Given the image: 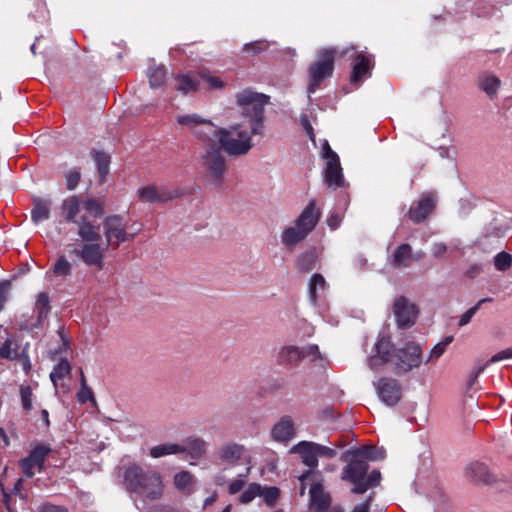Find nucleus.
Wrapping results in <instances>:
<instances>
[{
	"label": "nucleus",
	"instance_id": "obj_33",
	"mask_svg": "<svg viewBox=\"0 0 512 512\" xmlns=\"http://www.w3.org/2000/svg\"><path fill=\"white\" fill-rule=\"evenodd\" d=\"M174 80L176 82L175 88L183 94L195 92L199 86L198 80L190 74L176 75Z\"/></svg>",
	"mask_w": 512,
	"mask_h": 512
},
{
	"label": "nucleus",
	"instance_id": "obj_59",
	"mask_svg": "<svg viewBox=\"0 0 512 512\" xmlns=\"http://www.w3.org/2000/svg\"><path fill=\"white\" fill-rule=\"evenodd\" d=\"M448 250V246L445 243L437 242L431 246V253L435 258H439L444 255Z\"/></svg>",
	"mask_w": 512,
	"mask_h": 512
},
{
	"label": "nucleus",
	"instance_id": "obj_32",
	"mask_svg": "<svg viewBox=\"0 0 512 512\" xmlns=\"http://www.w3.org/2000/svg\"><path fill=\"white\" fill-rule=\"evenodd\" d=\"M195 477L189 471H181L174 476L176 488L184 494H191L194 491Z\"/></svg>",
	"mask_w": 512,
	"mask_h": 512
},
{
	"label": "nucleus",
	"instance_id": "obj_4",
	"mask_svg": "<svg viewBox=\"0 0 512 512\" xmlns=\"http://www.w3.org/2000/svg\"><path fill=\"white\" fill-rule=\"evenodd\" d=\"M215 134L211 141L228 155L234 157L246 155L254 145L252 136L257 135L243 124L232 125L229 128L217 127Z\"/></svg>",
	"mask_w": 512,
	"mask_h": 512
},
{
	"label": "nucleus",
	"instance_id": "obj_46",
	"mask_svg": "<svg viewBox=\"0 0 512 512\" xmlns=\"http://www.w3.org/2000/svg\"><path fill=\"white\" fill-rule=\"evenodd\" d=\"M52 270L56 276H69L72 272V264L65 256H60L53 265Z\"/></svg>",
	"mask_w": 512,
	"mask_h": 512
},
{
	"label": "nucleus",
	"instance_id": "obj_6",
	"mask_svg": "<svg viewBox=\"0 0 512 512\" xmlns=\"http://www.w3.org/2000/svg\"><path fill=\"white\" fill-rule=\"evenodd\" d=\"M269 96L246 89L236 95V103L242 116L249 123L252 133L262 134L264 128V108Z\"/></svg>",
	"mask_w": 512,
	"mask_h": 512
},
{
	"label": "nucleus",
	"instance_id": "obj_2",
	"mask_svg": "<svg viewBox=\"0 0 512 512\" xmlns=\"http://www.w3.org/2000/svg\"><path fill=\"white\" fill-rule=\"evenodd\" d=\"M123 485L130 493H135L142 499L156 500L163 493V482L156 471L144 469L132 464L125 468Z\"/></svg>",
	"mask_w": 512,
	"mask_h": 512
},
{
	"label": "nucleus",
	"instance_id": "obj_19",
	"mask_svg": "<svg viewBox=\"0 0 512 512\" xmlns=\"http://www.w3.org/2000/svg\"><path fill=\"white\" fill-rule=\"evenodd\" d=\"M437 204V195L433 192L424 194L417 201L412 203L408 211V217L411 221L418 224L425 221L434 211Z\"/></svg>",
	"mask_w": 512,
	"mask_h": 512
},
{
	"label": "nucleus",
	"instance_id": "obj_64",
	"mask_svg": "<svg viewBox=\"0 0 512 512\" xmlns=\"http://www.w3.org/2000/svg\"><path fill=\"white\" fill-rule=\"evenodd\" d=\"M373 499V494L369 495L366 501L362 504L355 506L352 512H369L370 504Z\"/></svg>",
	"mask_w": 512,
	"mask_h": 512
},
{
	"label": "nucleus",
	"instance_id": "obj_60",
	"mask_svg": "<svg viewBox=\"0 0 512 512\" xmlns=\"http://www.w3.org/2000/svg\"><path fill=\"white\" fill-rule=\"evenodd\" d=\"M244 485H245V480L243 478H237L230 483V485L228 487V492L232 495L237 494L238 492H240L242 490Z\"/></svg>",
	"mask_w": 512,
	"mask_h": 512
},
{
	"label": "nucleus",
	"instance_id": "obj_17",
	"mask_svg": "<svg viewBox=\"0 0 512 512\" xmlns=\"http://www.w3.org/2000/svg\"><path fill=\"white\" fill-rule=\"evenodd\" d=\"M87 266L96 267L102 270L104 267V248L97 242H84L80 248L72 250Z\"/></svg>",
	"mask_w": 512,
	"mask_h": 512
},
{
	"label": "nucleus",
	"instance_id": "obj_62",
	"mask_svg": "<svg viewBox=\"0 0 512 512\" xmlns=\"http://www.w3.org/2000/svg\"><path fill=\"white\" fill-rule=\"evenodd\" d=\"M57 333L61 340V346L59 347V349L56 352L61 353L62 351L67 350L69 348V340L65 335V330H64L63 326L59 327Z\"/></svg>",
	"mask_w": 512,
	"mask_h": 512
},
{
	"label": "nucleus",
	"instance_id": "obj_23",
	"mask_svg": "<svg viewBox=\"0 0 512 512\" xmlns=\"http://www.w3.org/2000/svg\"><path fill=\"white\" fill-rule=\"evenodd\" d=\"M425 253L418 251L415 254L410 244L403 243L399 245L392 254L391 265L396 268L409 267L412 261H420Z\"/></svg>",
	"mask_w": 512,
	"mask_h": 512
},
{
	"label": "nucleus",
	"instance_id": "obj_37",
	"mask_svg": "<svg viewBox=\"0 0 512 512\" xmlns=\"http://www.w3.org/2000/svg\"><path fill=\"white\" fill-rule=\"evenodd\" d=\"M51 451V447L43 443L35 445L30 451L28 457H30L34 463L39 464V472L44 469L46 457L49 455Z\"/></svg>",
	"mask_w": 512,
	"mask_h": 512
},
{
	"label": "nucleus",
	"instance_id": "obj_49",
	"mask_svg": "<svg viewBox=\"0 0 512 512\" xmlns=\"http://www.w3.org/2000/svg\"><path fill=\"white\" fill-rule=\"evenodd\" d=\"M269 47V43L265 40H258L251 43H247L243 46V52L249 53L252 55L259 54L263 51H266Z\"/></svg>",
	"mask_w": 512,
	"mask_h": 512
},
{
	"label": "nucleus",
	"instance_id": "obj_31",
	"mask_svg": "<svg viewBox=\"0 0 512 512\" xmlns=\"http://www.w3.org/2000/svg\"><path fill=\"white\" fill-rule=\"evenodd\" d=\"M51 203L48 200L35 198L33 200V208L31 210V219L33 223L39 224L50 217Z\"/></svg>",
	"mask_w": 512,
	"mask_h": 512
},
{
	"label": "nucleus",
	"instance_id": "obj_12",
	"mask_svg": "<svg viewBox=\"0 0 512 512\" xmlns=\"http://www.w3.org/2000/svg\"><path fill=\"white\" fill-rule=\"evenodd\" d=\"M29 344L21 347L17 340L12 337H7L3 342H0V359L8 361L18 360L26 375H29L32 369L30 356L28 353Z\"/></svg>",
	"mask_w": 512,
	"mask_h": 512
},
{
	"label": "nucleus",
	"instance_id": "obj_9",
	"mask_svg": "<svg viewBox=\"0 0 512 512\" xmlns=\"http://www.w3.org/2000/svg\"><path fill=\"white\" fill-rule=\"evenodd\" d=\"M334 58L335 50L323 49L318 53V59L316 62L309 66V85L308 93H314L320 86L322 81L330 77L334 70Z\"/></svg>",
	"mask_w": 512,
	"mask_h": 512
},
{
	"label": "nucleus",
	"instance_id": "obj_20",
	"mask_svg": "<svg viewBox=\"0 0 512 512\" xmlns=\"http://www.w3.org/2000/svg\"><path fill=\"white\" fill-rule=\"evenodd\" d=\"M374 385L379 398L386 405L394 406L400 401L402 390L397 380L384 377L380 378Z\"/></svg>",
	"mask_w": 512,
	"mask_h": 512
},
{
	"label": "nucleus",
	"instance_id": "obj_21",
	"mask_svg": "<svg viewBox=\"0 0 512 512\" xmlns=\"http://www.w3.org/2000/svg\"><path fill=\"white\" fill-rule=\"evenodd\" d=\"M180 193L177 189L167 186L148 185L138 190L139 199L148 203H164L179 197Z\"/></svg>",
	"mask_w": 512,
	"mask_h": 512
},
{
	"label": "nucleus",
	"instance_id": "obj_34",
	"mask_svg": "<svg viewBox=\"0 0 512 512\" xmlns=\"http://www.w3.org/2000/svg\"><path fill=\"white\" fill-rule=\"evenodd\" d=\"M500 84V79L492 74H483L478 80L479 88L491 98L497 93Z\"/></svg>",
	"mask_w": 512,
	"mask_h": 512
},
{
	"label": "nucleus",
	"instance_id": "obj_45",
	"mask_svg": "<svg viewBox=\"0 0 512 512\" xmlns=\"http://www.w3.org/2000/svg\"><path fill=\"white\" fill-rule=\"evenodd\" d=\"M198 74L200 78L204 80L211 89H222L225 86V82L221 78L213 75L210 71L206 69H201Z\"/></svg>",
	"mask_w": 512,
	"mask_h": 512
},
{
	"label": "nucleus",
	"instance_id": "obj_18",
	"mask_svg": "<svg viewBox=\"0 0 512 512\" xmlns=\"http://www.w3.org/2000/svg\"><path fill=\"white\" fill-rule=\"evenodd\" d=\"M393 313L397 325L401 328H409L416 322L418 316L417 306L407 298L400 296L393 304Z\"/></svg>",
	"mask_w": 512,
	"mask_h": 512
},
{
	"label": "nucleus",
	"instance_id": "obj_38",
	"mask_svg": "<svg viewBox=\"0 0 512 512\" xmlns=\"http://www.w3.org/2000/svg\"><path fill=\"white\" fill-rule=\"evenodd\" d=\"M356 455L362 458L363 460H381L385 456V451L382 448H377L373 446H362L357 449H354Z\"/></svg>",
	"mask_w": 512,
	"mask_h": 512
},
{
	"label": "nucleus",
	"instance_id": "obj_7",
	"mask_svg": "<svg viewBox=\"0 0 512 512\" xmlns=\"http://www.w3.org/2000/svg\"><path fill=\"white\" fill-rule=\"evenodd\" d=\"M84 209L94 217H100L104 213V204L95 198L82 199L79 195H71L65 198L60 206L61 215L68 223L79 222V214Z\"/></svg>",
	"mask_w": 512,
	"mask_h": 512
},
{
	"label": "nucleus",
	"instance_id": "obj_48",
	"mask_svg": "<svg viewBox=\"0 0 512 512\" xmlns=\"http://www.w3.org/2000/svg\"><path fill=\"white\" fill-rule=\"evenodd\" d=\"M512 265V255L507 252H500L494 257V266L498 271H506Z\"/></svg>",
	"mask_w": 512,
	"mask_h": 512
},
{
	"label": "nucleus",
	"instance_id": "obj_41",
	"mask_svg": "<svg viewBox=\"0 0 512 512\" xmlns=\"http://www.w3.org/2000/svg\"><path fill=\"white\" fill-rule=\"evenodd\" d=\"M468 471L472 473V476L476 481H482L484 483H490L492 481V476L490 475L485 464H471L468 468Z\"/></svg>",
	"mask_w": 512,
	"mask_h": 512
},
{
	"label": "nucleus",
	"instance_id": "obj_43",
	"mask_svg": "<svg viewBox=\"0 0 512 512\" xmlns=\"http://www.w3.org/2000/svg\"><path fill=\"white\" fill-rule=\"evenodd\" d=\"M94 161L102 180L109 172L110 156L102 151H96L93 154Z\"/></svg>",
	"mask_w": 512,
	"mask_h": 512
},
{
	"label": "nucleus",
	"instance_id": "obj_52",
	"mask_svg": "<svg viewBox=\"0 0 512 512\" xmlns=\"http://www.w3.org/2000/svg\"><path fill=\"white\" fill-rule=\"evenodd\" d=\"M19 466L21 467L23 474L28 478L35 475L36 469L39 471V464L34 463L28 456L19 461Z\"/></svg>",
	"mask_w": 512,
	"mask_h": 512
},
{
	"label": "nucleus",
	"instance_id": "obj_61",
	"mask_svg": "<svg viewBox=\"0 0 512 512\" xmlns=\"http://www.w3.org/2000/svg\"><path fill=\"white\" fill-rule=\"evenodd\" d=\"M39 512H68V510L63 506L44 503L39 507Z\"/></svg>",
	"mask_w": 512,
	"mask_h": 512
},
{
	"label": "nucleus",
	"instance_id": "obj_44",
	"mask_svg": "<svg viewBox=\"0 0 512 512\" xmlns=\"http://www.w3.org/2000/svg\"><path fill=\"white\" fill-rule=\"evenodd\" d=\"M262 494V487L260 484L251 483L248 487L242 492L239 497V501L242 504H248L253 501L257 496Z\"/></svg>",
	"mask_w": 512,
	"mask_h": 512
},
{
	"label": "nucleus",
	"instance_id": "obj_13",
	"mask_svg": "<svg viewBox=\"0 0 512 512\" xmlns=\"http://www.w3.org/2000/svg\"><path fill=\"white\" fill-rule=\"evenodd\" d=\"M512 228V219L502 214L495 215L492 220L485 226L482 234L477 242L480 247L486 249L493 244L494 240H498L505 236L506 232Z\"/></svg>",
	"mask_w": 512,
	"mask_h": 512
},
{
	"label": "nucleus",
	"instance_id": "obj_5",
	"mask_svg": "<svg viewBox=\"0 0 512 512\" xmlns=\"http://www.w3.org/2000/svg\"><path fill=\"white\" fill-rule=\"evenodd\" d=\"M320 217L321 211L316 208L315 201H310L295 220L294 225L283 230L281 234L283 245L287 249L293 250L314 230Z\"/></svg>",
	"mask_w": 512,
	"mask_h": 512
},
{
	"label": "nucleus",
	"instance_id": "obj_58",
	"mask_svg": "<svg viewBox=\"0 0 512 512\" xmlns=\"http://www.w3.org/2000/svg\"><path fill=\"white\" fill-rule=\"evenodd\" d=\"M315 449L317 457L333 458L336 455V451L324 445L315 443Z\"/></svg>",
	"mask_w": 512,
	"mask_h": 512
},
{
	"label": "nucleus",
	"instance_id": "obj_22",
	"mask_svg": "<svg viewBox=\"0 0 512 512\" xmlns=\"http://www.w3.org/2000/svg\"><path fill=\"white\" fill-rule=\"evenodd\" d=\"M373 67V55L365 51L357 52L353 57L351 81L353 83L362 82L364 78H367L371 75V70Z\"/></svg>",
	"mask_w": 512,
	"mask_h": 512
},
{
	"label": "nucleus",
	"instance_id": "obj_50",
	"mask_svg": "<svg viewBox=\"0 0 512 512\" xmlns=\"http://www.w3.org/2000/svg\"><path fill=\"white\" fill-rule=\"evenodd\" d=\"M452 340V336H447L443 341L436 344L430 351L428 361L436 360L439 357H441L442 354L445 352L447 346L452 342Z\"/></svg>",
	"mask_w": 512,
	"mask_h": 512
},
{
	"label": "nucleus",
	"instance_id": "obj_51",
	"mask_svg": "<svg viewBox=\"0 0 512 512\" xmlns=\"http://www.w3.org/2000/svg\"><path fill=\"white\" fill-rule=\"evenodd\" d=\"M492 301V298H484V299H481L480 301H478V303L476 305H474L473 307L469 308L461 317H460V320H459V326H465L467 325L472 317L476 314V312L479 310L480 306L484 303V302H491Z\"/></svg>",
	"mask_w": 512,
	"mask_h": 512
},
{
	"label": "nucleus",
	"instance_id": "obj_47",
	"mask_svg": "<svg viewBox=\"0 0 512 512\" xmlns=\"http://www.w3.org/2000/svg\"><path fill=\"white\" fill-rule=\"evenodd\" d=\"M22 408L29 412L32 410L33 392L30 386L21 385L19 388Z\"/></svg>",
	"mask_w": 512,
	"mask_h": 512
},
{
	"label": "nucleus",
	"instance_id": "obj_26",
	"mask_svg": "<svg viewBox=\"0 0 512 512\" xmlns=\"http://www.w3.org/2000/svg\"><path fill=\"white\" fill-rule=\"evenodd\" d=\"M303 360L302 347L296 345H284L279 348L276 361L279 365L287 367L298 366Z\"/></svg>",
	"mask_w": 512,
	"mask_h": 512
},
{
	"label": "nucleus",
	"instance_id": "obj_15",
	"mask_svg": "<svg viewBox=\"0 0 512 512\" xmlns=\"http://www.w3.org/2000/svg\"><path fill=\"white\" fill-rule=\"evenodd\" d=\"M325 159V181L329 187L339 188L344 186V177L338 155L326 144L323 149Z\"/></svg>",
	"mask_w": 512,
	"mask_h": 512
},
{
	"label": "nucleus",
	"instance_id": "obj_39",
	"mask_svg": "<svg viewBox=\"0 0 512 512\" xmlns=\"http://www.w3.org/2000/svg\"><path fill=\"white\" fill-rule=\"evenodd\" d=\"M71 365L67 359H61L57 365H55L53 371L50 373V379L55 387L58 385V381L62 380L65 376L70 374Z\"/></svg>",
	"mask_w": 512,
	"mask_h": 512
},
{
	"label": "nucleus",
	"instance_id": "obj_27",
	"mask_svg": "<svg viewBox=\"0 0 512 512\" xmlns=\"http://www.w3.org/2000/svg\"><path fill=\"white\" fill-rule=\"evenodd\" d=\"M328 289V284L322 274L315 273L311 276L308 293L309 300L313 305H317L318 302L324 298L325 293Z\"/></svg>",
	"mask_w": 512,
	"mask_h": 512
},
{
	"label": "nucleus",
	"instance_id": "obj_16",
	"mask_svg": "<svg viewBox=\"0 0 512 512\" xmlns=\"http://www.w3.org/2000/svg\"><path fill=\"white\" fill-rule=\"evenodd\" d=\"M50 311L51 305L48 294L46 292L39 293L34 305V313L36 314V319L32 322L25 321L21 323L20 329L29 332H35L37 329L42 328L48 319Z\"/></svg>",
	"mask_w": 512,
	"mask_h": 512
},
{
	"label": "nucleus",
	"instance_id": "obj_30",
	"mask_svg": "<svg viewBox=\"0 0 512 512\" xmlns=\"http://www.w3.org/2000/svg\"><path fill=\"white\" fill-rule=\"evenodd\" d=\"M78 235L84 242H98L101 238L98 227L82 216L77 222Z\"/></svg>",
	"mask_w": 512,
	"mask_h": 512
},
{
	"label": "nucleus",
	"instance_id": "obj_42",
	"mask_svg": "<svg viewBox=\"0 0 512 512\" xmlns=\"http://www.w3.org/2000/svg\"><path fill=\"white\" fill-rule=\"evenodd\" d=\"M148 79L151 88L161 87L166 80V69L163 66L149 69Z\"/></svg>",
	"mask_w": 512,
	"mask_h": 512
},
{
	"label": "nucleus",
	"instance_id": "obj_55",
	"mask_svg": "<svg viewBox=\"0 0 512 512\" xmlns=\"http://www.w3.org/2000/svg\"><path fill=\"white\" fill-rule=\"evenodd\" d=\"M260 496H263L268 504H273L279 496V490L276 487L262 488Z\"/></svg>",
	"mask_w": 512,
	"mask_h": 512
},
{
	"label": "nucleus",
	"instance_id": "obj_10",
	"mask_svg": "<svg viewBox=\"0 0 512 512\" xmlns=\"http://www.w3.org/2000/svg\"><path fill=\"white\" fill-rule=\"evenodd\" d=\"M104 236L108 246L116 249L121 243L134 239V234H129L126 230V224L118 215H112L103 221Z\"/></svg>",
	"mask_w": 512,
	"mask_h": 512
},
{
	"label": "nucleus",
	"instance_id": "obj_28",
	"mask_svg": "<svg viewBox=\"0 0 512 512\" xmlns=\"http://www.w3.org/2000/svg\"><path fill=\"white\" fill-rule=\"evenodd\" d=\"M311 498V512H323L330 506V496L327 494L322 486L315 483L310 488Z\"/></svg>",
	"mask_w": 512,
	"mask_h": 512
},
{
	"label": "nucleus",
	"instance_id": "obj_29",
	"mask_svg": "<svg viewBox=\"0 0 512 512\" xmlns=\"http://www.w3.org/2000/svg\"><path fill=\"white\" fill-rule=\"evenodd\" d=\"M292 451L298 453L301 456L302 462L306 466L315 468L318 465V457L314 442H299L292 448Z\"/></svg>",
	"mask_w": 512,
	"mask_h": 512
},
{
	"label": "nucleus",
	"instance_id": "obj_11",
	"mask_svg": "<svg viewBox=\"0 0 512 512\" xmlns=\"http://www.w3.org/2000/svg\"><path fill=\"white\" fill-rule=\"evenodd\" d=\"M177 122L191 130L203 143L211 141L213 136L216 135L215 132H217L216 125L197 114L179 115L177 116Z\"/></svg>",
	"mask_w": 512,
	"mask_h": 512
},
{
	"label": "nucleus",
	"instance_id": "obj_40",
	"mask_svg": "<svg viewBox=\"0 0 512 512\" xmlns=\"http://www.w3.org/2000/svg\"><path fill=\"white\" fill-rule=\"evenodd\" d=\"M303 359H309L311 362H318L320 366H324L326 359L321 354L318 345L309 344L302 347Z\"/></svg>",
	"mask_w": 512,
	"mask_h": 512
},
{
	"label": "nucleus",
	"instance_id": "obj_56",
	"mask_svg": "<svg viewBox=\"0 0 512 512\" xmlns=\"http://www.w3.org/2000/svg\"><path fill=\"white\" fill-rule=\"evenodd\" d=\"M511 358H512V347L504 349V350L496 353L495 355H493L488 360L486 365L488 366L490 364H493V363H496V362H499V361H503V360H506V359H511Z\"/></svg>",
	"mask_w": 512,
	"mask_h": 512
},
{
	"label": "nucleus",
	"instance_id": "obj_36",
	"mask_svg": "<svg viewBox=\"0 0 512 512\" xmlns=\"http://www.w3.org/2000/svg\"><path fill=\"white\" fill-rule=\"evenodd\" d=\"M318 256L315 250L302 253L297 259V268L302 272H309L316 268Z\"/></svg>",
	"mask_w": 512,
	"mask_h": 512
},
{
	"label": "nucleus",
	"instance_id": "obj_24",
	"mask_svg": "<svg viewBox=\"0 0 512 512\" xmlns=\"http://www.w3.org/2000/svg\"><path fill=\"white\" fill-rule=\"evenodd\" d=\"M294 421L290 416H283L274 424L271 430L272 438L277 442L287 443L295 436Z\"/></svg>",
	"mask_w": 512,
	"mask_h": 512
},
{
	"label": "nucleus",
	"instance_id": "obj_8",
	"mask_svg": "<svg viewBox=\"0 0 512 512\" xmlns=\"http://www.w3.org/2000/svg\"><path fill=\"white\" fill-rule=\"evenodd\" d=\"M204 149L205 151L201 155L200 160L201 166L205 171L208 181L215 186H219L227 170V164L222 154V149L212 141L205 142Z\"/></svg>",
	"mask_w": 512,
	"mask_h": 512
},
{
	"label": "nucleus",
	"instance_id": "obj_25",
	"mask_svg": "<svg viewBox=\"0 0 512 512\" xmlns=\"http://www.w3.org/2000/svg\"><path fill=\"white\" fill-rule=\"evenodd\" d=\"M183 449V453L189 455L193 460H200L204 458L208 452L209 444L206 440L197 436H189L183 440V444H180Z\"/></svg>",
	"mask_w": 512,
	"mask_h": 512
},
{
	"label": "nucleus",
	"instance_id": "obj_14",
	"mask_svg": "<svg viewBox=\"0 0 512 512\" xmlns=\"http://www.w3.org/2000/svg\"><path fill=\"white\" fill-rule=\"evenodd\" d=\"M215 458L220 464L233 467L245 462L249 454L245 445L227 441L215 451Z\"/></svg>",
	"mask_w": 512,
	"mask_h": 512
},
{
	"label": "nucleus",
	"instance_id": "obj_54",
	"mask_svg": "<svg viewBox=\"0 0 512 512\" xmlns=\"http://www.w3.org/2000/svg\"><path fill=\"white\" fill-rule=\"evenodd\" d=\"M77 400L79 403H86L87 401L95 402V396L90 387H80L77 392Z\"/></svg>",
	"mask_w": 512,
	"mask_h": 512
},
{
	"label": "nucleus",
	"instance_id": "obj_1",
	"mask_svg": "<svg viewBox=\"0 0 512 512\" xmlns=\"http://www.w3.org/2000/svg\"><path fill=\"white\" fill-rule=\"evenodd\" d=\"M376 354L368 360L371 369H377L386 363H393L396 372H408L420 366L422 362L420 346L408 343L403 348L392 351V343L388 338H381L375 344Z\"/></svg>",
	"mask_w": 512,
	"mask_h": 512
},
{
	"label": "nucleus",
	"instance_id": "obj_35",
	"mask_svg": "<svg viewBox=\"0 0 512 512\" xmlns=\"http://www.w3.org/2000/svg\"><path fill=\"white\" fill-rule=\"evenodd\" d=\"M183 454V449L180 444L164 443L156 445L150 449V456L153 458H160L167 455Z\"/></svg>",
	"mask_w": 512,
	"mask_h": 512
},
{
	"label": "nucleus",
	"instance_id": "obj_3",
	"mask_svg": "<svg viewBox=\"0 0 512 512\" xmlns=\"http://www.w3.org/2000/svg\"><path fill=\"white\" fill-rule=\"evenodd\" d=\"M346 457L348 463L343 469L342 479L353 484L352 493L363 494L368 489L379 485L381 474L378 470L367 474L369 467L367 461L357 456L354 450L347 451Z\"/></svg>",
	"mask_w": 512,
	"mask_h": 512
},
{
	"label": "nucleus",
	"instance_id": "obj_53",
	"mask_svg": "<svg viewBox=\"0 0 512 512\" xmlns=\"http://www.w3.org/2000/svg\"><path fill=\"white\" fill-rule=\"evenodd\" d=\"M66 187L68 190H74L81 178L80 170L74 169L66 174Z\"/></svg>",
	"mask_w": 512,
	"mask_h": 512
},
{
	"label": "nucleus",
	"instance_id": "obj_57",
	"mask_svg": "<svg viewBox=\"0 0 512 512\" xmlns=\"http://www.w3.org/2000/svg\"><path fill=\"white\" fill-rule=\"evenodd\" d=\"M10 292V283L8 281L0 282V311L3 309Z\"/></svg>",
	"mask_w": 512,
	"mask_h": 512
},
{
	"label": "nucleus",
	"instance_id": "obj_63",
	"mask_svg": "<svg viewBox=\"0 0 512 512\" xmlns=\"http://www.w3.org/2000/svg\"><path fill=\"white\" fill-rule=\"evenodd\" d=\"M341 221H342V218L340 215L338 214H331L328 219H327V224L328 226L332 229V230H335L337 229L340 224H341Z\"/></svg>",
	"mask_w": 512,
	"mask_h": 512
}]
</instances>
